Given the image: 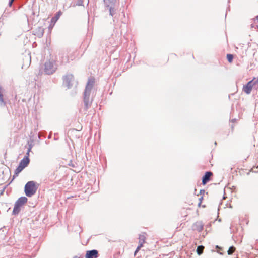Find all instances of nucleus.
<instances>
[{"label":"nucleus","instance_id":"f257e3e1","mask_svg":"<svg viewBox=\"0 0 258 258\" xmlns=\"http://www.w3.org/2000/svg\"><path fill=\"white\" fill-rule=\"evenodd\" d=\"M55 62V58L51 57L45 62L44 71L46 74H52L56 70L57 65Z\"/></svg>","mask_w":258,"mask_h":258},{"label":"nucleus","instance_id":"f03ea898","mask_svg":"<svg viewBox=\"0 0 258 258\" xmlns=\"http://www.w3.org/2000/svg\"><path fill=\"white\" fill-rule=\"evenodd\" d=\"M27 201L28 199L25 197H21L19 198L15 203L13 211V214H18L20 211L21 207L27 203Z\"/></svg>","mask_w":258,"mask_h":258},{"label":"nucleus","instance_id":"7ed1b4c3","mask_svg":"<svg viewBox=\"0 0 258 258\" xmlns=\"http://www.w3.org/2000/svg\"><path fill=\"white\" fill-rule=\"evenodd\" d=\"M95 82V80L94 77L90 78L88 79L87 84L84 92V100L86 102L88 99L91 90Z\"/></svg>","mask_w":258,"mask_h":258},{"label":"nucleus","instance_id":"20e7f679","mask_svg":"<svg viewBox=\"0 0 258 258\" xmlns=\"http://www.w3.org/2000/svg\"><path fill=\"white\" fill-rule=\"evenodd\" d=\"M28 143H29V142H28ZM29 147L27 150V155L24 156V157L21 160V161L19 163L22 166H23L24 168L26 167L28 165V164L30 161L28 156H29V152L30 151L31 149V144H29Z\"/></svg>","mask_w":258,"mask_h":258},{"label":"nucleus","instance_id":"39448f33","mask_svg":"<svg viewBox=\"0 0 258 258\" xmlns=\"http://www.w3.org/2000/svg\"><path fill=\"white\" fill-rule=\"evenodd\" d=\"M24 191L27 197L32 196V181H30L26 184Z\"/></svg>","mask_w":258,"mask_h":258},{"label":"nucleus","instance_id":"423d86ee","mask_svg":"<svg viewBox=\"0 0 258 258\" xmlns=\"http://www.w3.org/2000/svg\"><path fill=\"white\" fill-rule=\"evenodd\" d=\"M146 237L145 234H140L139 237V245L135 251V255L139 251L140 248L143 247V244L145 243Z\"/></svg>","mask_w":258,"mask_h":258},{"label":"nucleus","instance_id":"0eeeda50","mask_svg":"<svg viewBox=\"0 0 258 258\" xmlns=\"http://www.w3.org/2000/svg\"><path fill=\"white\" fill-rule=\"evenodd\" d=\"M254 84H255V83H254L253 82V80H251V81L248 82L246 84V85H245L243 86V91L247 94H250Z\"/></svg>","mask_w":258,"mask_h":258},{"label":"nucleus","instance_id":"6e6552de","mask_svg":"<svg viewBox=\"0 0 258 258\" xmlns=\"http://www.w3.org/2000/svg\"><path fill=\"white\" fill-rule=\"evenodd\" d=\"M98 256V252L96 250L87 251L86 258H97Z\"/></svg>","mask_w":258,"mask_h":258},{"label":"nucleus","instance_id":"1a4fd4ad","mask_svg":"<svg viewBox=\"0 0 258 258\" xmlns=\"http://www.w3.org/2000/svg\"><path fill=\"white\" fill-rule=\"evenodd\" d=\"M213 175L212 172L210 171L206 172L205 175L203 177L202 183L206 184L210 180V177Z\"/></svg>","mask_w":258,"mask_h":258},{"label":"nucleus","instance_id":"9d476101","mask_svg":"<svg viewBox=\"0 0 258 258\" xmlns=\"http://www.w3.org/2000/svg\"><path fill=\"white\" fill-rule=\"evenodd\" d=\"M63 79L64 83L69 86L70 83L74 80V77L72 74H69L66 75Z\"/></svg>","mask_w":258,"mask_h":258},{"label":"nucleus","instance_id":"9b49d317","mask_svg":"<svg viewBox=\"0 0 258 258\" xmlns=\"http://www.w3.org/2000/svg\"><path fill=\"white\" fill-rule=\"evenodd\" d=\"M43 33L44 29L41 27H38L37 28L35 29L33 34L38 37H40L43 35Z\"/></svg>","mask_w":258,"mask_h":258},{"label":"nucleus","instance_id":"f8f14e48","mask_svg":"<svg viewBox=\"0 0 258 258\" xmlns=\"http://www.w3.org/2000/svg\"><path fill=\"white\" fill-rule=\"evenodd\" d=\"M62 15V12L61 11H59L55 15L54 17H53L51 20V22L53 25H54L55 23L57 22V21L59 19L61 15Z\"/></svg>","mask_w":258,"mask_h":258},{"label":"nucleus","instance_id":"ddd939ff","mask_svg":"<svg viewBox=\"0 0 258 258\" xmlns=\"http://www.w3.org/2000/svg\"><path fill=\"white\" fill-rule=\"evenodd\" d=\"M24 168L23 166H22L19 164L18 167L16 169L14 172V175L13 176V178L16 176H17L18 174L23 170Z\"/></svg>","mask_w":258,"mask_h":258},{"label":"nucleus","instance_id":"4468645a","mask_svg":"<svg viewBox=\"0 0 258 258\" xmlns=\"http://www.w3.org/2000/svg\"><path fill=\"white\" fill-rule=\"evenodd\" d=\"M194 229L199 232L202 231L203 229V224L200 222L196 223L194 225Z\"/></svg>","mask_w":258,"mask_h":258},{"label":"nucleus","instance_id":"2eb2a0df","mask_svg":"<svg viewBox=\"0 0 258 258\" xmlns=\"http://www.w3.org/2000/svg\"><path fill=\"white\" fill-rule=\"evenodd\" d=\"M3 88L0 85V102L2 104L5 105V103L4 99H3Z\"/></svg>","mask_w":258,"mask_h":258},{"label":"nucleus","instance_id":"dca6fc26","mask_svg":"<svg viewBox=\"0 0 258 258\" xmlns=\"http://www.w3.org/2000/svg\"><path fill=\"white\" fill-rule=\"evenodd\" d=\"M204 249V246L201 245L198 246L197 248V252L198 255H201L203 252V250Z\"/></svg>","mask_w":258,"mask_h":258},{"label":"nucleus","instance_id":"f3484780","mask_svg":"<svg viewBox=\"0 0 258 258\" xmlns=\"http://www.w3.org/2000/svg\"><path fill=\"white\" fill-rule=\"evenodd\" d=\"M104 2L107 4V6L113 5L115 4L116 0H104Z\"/></svg>","mask_w":258,"mask_h":258},{"label":"nucleus","instance_id":"a211bd4d","mask_svg":"<svg viewBox=\"0 0 258 258\" xmlns=\"http://www.w3.org/2000/svg\"><path fill=\"white\" fill-rule=\"evenodd\" d=\"M235 251V248L234 246H231L228 250L227 252L229 255H231Z\"/></svg>","mask_w":258,"mask_h":258},{"label":"nucleus","instance_id":"6ab92c4d","mask_svg":"<svg viewBox=\"0 0 258 258\" xmlns=\"http://www.w3.org/2000/svg\"><path fill=\"white\" fill-rule=\"evenodd\" d=\"M227 59L229 63H232L233 59V55L231 54H227Z\"/></svg>","mask_w":258,"mask_h":258},{"label":"nucleus","instance_id":"aec40b11","mask_svg":"<svg viewBox=\"0 0 258 258\" xmlns=\"http://www.w3.org/2000/svg\"><path fill=\"white\" fill-rule=\"evenodd\" d=\"M59 59L60 60V65L63 64V60L64 59L66 60L65 62H68L69 61L68 58L66 56H62L60 57Z\"/></svg>","mask_w":258,"mask_h":258},{"label":"nucleus","instance_id":"412c9836","mask_svg":"<svg viewBox=\"0 0 258 258\" xmlns=\"http://www.w3.org/2000/svg\"><path fill=\"white\" fill-rule=\"evenodd\" d=\"M202 199H203V197H201V198L199 199L200 202H199V204H198L199 206H200V205H201V203H202Z\"/></svg>","mask_w":258,"mask_h":258},{"label":"nucleus","instance_id":"4be33fe9","mask_svg":"<svg viewBox=\"0 0 258 258\" xmlns=\"http://www.w3.org/2000/svg\"><path fill=\"white\" fill-rule=\"evenodd\" d=\"M14 0H10L9 2V5L11 6Z\"/></svg>","mask_w":258,"mask_h":258},{"label":"nucleus","instance_id":"5701e85b","mask_svg":"<svg viewBox=\"0 0 258 258\" xmlns=\"http://www.w3.org/2000/svg\"><path fill=\"white\" fill-rule=\"evenodd\" d=\"M254 23L255 24H258V16L256 17V19L254 20Z\"/></svg>","mask_w":258,"mask_h":258},{"label":"nucleus","instance_id":"b1692460","mask_svg":"<svg viewBox=\"0 0 258 258\" xmlns=\"http://www.w3.org/2000/svg\"><path fill=\"white\" fill-rule=\"evenodd\" d=\"M33 190L35 188V185H34V184L33 183ZM34 193V191H33V194Z\"/></svg>","mask_w":258,"mask_h":258},{"label":"nucleus","instance_id":"393cba45","mask_svg":"<svg viewBox=\"0 0 258 258\" xmlns=\"http://www.w3.org/2000/svg\"><path fill=\"white\" fill-rule=\"evenodd\" d=\"M31 56H30V63H31Z\"/></svg>","mask_w":258,"mask_h":258},{"label":"nucleus","instance_id":"a878e982","mask_svg":"<svg viewBox=\"0 0 258 258\" xmlns=\"http://www.w3.org/2000/svg\"><path fill=\"white\" fill-rule=\"evenodd\" d=\"M251 27H252V28H253V27H254V25H253V24H252V25H251Z\"/></svg>","mask_w":258,"mask_h":258}]
</instances>
